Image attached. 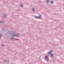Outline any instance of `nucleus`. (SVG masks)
Wrapping results in <instances>:
<instances>
[{
  "label": "nucleus",
  "instance_id": "f257e3e1",
  "mask_svg": "<svg viewBox=\"0 0 64 64\" xmlns=\"http://www.w3.org/2000/svg\"><path fill=\"white\" fill-rule=\"evenodd\" d=\"M13 33L12 35V37H18V36H19V34H15L14 33V32H13Z\"/></svg>",
  "mask_w": 64,
  "mask_h": 64
},
{
  "label": "nucleus",
  "instance_id": "f03ea898",
  "mask_svg": "<svg viewBox=\"0 0 64 64\" xmlns=\"http://www.w3.org/2000/svg\"><path fill=\"white\" fill-rule=\"evenodd\" d=\"M39 16L40 17V18L39 17L37 16H35L34 17H35L37 19H39V18H40L41 17V15H39Z\"/></svg>",
  "mask_w": 64,
  "mask_h": 64
},
{
  "label": "nucleus",
  "instance_id": "7ed1b4c3",
  "mask_svg": "<svg viewBox=\"0 0 64 64\" xmlns=\"http://www.w3.org/2000/svg\"><path fill=\"white\" fill-rule=\"evenodd\" d=\"M45 59L46 60L48 61V60H49V58L48 57H47L46 56H45Z\"/></svg>",
  "mask_w": 64,
  "mask_h": 64
},
{
  "label": "nucleus",
  "instance_id": "20e7f679",
  "mask_svg": "<svg viewBox=\"0 0 64 64\" xmlns=\"http://www.w3.org/2000/svg\"><path fill=\"white\" fill-rule=\"evenodd\" d=\"M52 52V51H49V52H48V54H49V55H51V52Z\"/></svg>",
  "mask_w": 64,
  "mask_h": 64
},
{
  "label": "nucleus",
  "instance_id": "39448f33",
  "mask_svg": "<svg viewBox=\"0 0 64 64\" xmlns=\"http://www.w3.org/2000/svg\"><path fill=\"white\" fill-rule=\"evenodd\" d=\"M8 33L9 34V35H10V34H11V33H12V32L10 31H9L8 32Z\"/></svg>",
  "mask_w": 64,
  "mask_h": 64
},
{
  "label": "nucleus",
  "instance_id": "423d86ee",
  "mask_svg": "<svg viewBox=\"0 0 64 64\" xmlns=\"http://www.w3.org/2000/svg\"><path fill=\"white\" fill-rule=\"evenodd\" d=\"M10 39H11V40H13V39H14V37H13V36H12V37H11Z\"/></svg>",
  "mask_w": 64,
  "mask_h": 64
},
{
  "label": "nucleus",
  "instance_id": "0eeeda50",
  "mask_svg": "<svg viewBox=\"0 0 64 64\" xmlns=\"http://www.w3.org/2000/svg\"><path fill=\"white\" fill-rule=\"evenodd\" d=\"M50 56L52 57H53V56H54V54H50Z\"/></svg>",
  "mask_w": 64,
  "mask_h": 64
},
{
  "label": "nucleus",
  "instance_id": "6e6552de",
  "mask_svg": "<svg viewBox=\"0 0 64 64\" xmlns=\"http://www.w3.org/2000/svg\"><path fill=\"white\" fill-rule=\"evenodd\" d=\"M4 17H6L7 16V15L6 14H4Z\"/></svg>",
  "mask_w": 64,
  "mask_h": 64
},
{
  "label": "nucleus",
  "instance_id": "1a4fd4ad",
  "mask_svg": "<svg viewBox=\"0 0 64 64\" xmlns=\"http://www.w3.org/2000/svg\"><path fill=\"white\" fill-rule=\"evenodd\" d=\"M50 2V0H48L46 1L47 3H49Z\"/></svg>",
  "mask_w": 64,
  "mask_h": 64
},
{
  "label": "nucleus",
  "instance_id": "9d476101",
  "mask_svg": "<svg viewBox=\"0 0 64 64\" xmlns=\"http://www.w3.org/2000/svg\"><path fill=\"white\" fill-rule=\"evenodd\" d=\"M53 3H54V2H53V1H51V2H50V3L51 4H53Z\"/></svg>",
  "mask_w": 64,
  "mask_h": 64
},
{
  "label": "nucleus",
  "instance_id": "9b49d317",
  "mask_svg": "<svg viewBox=\"0 0 64 64\" xmlns=\"http://www.w3.org/2000/svg\"><path fill=\"white\" fill-rule=\"evenodd\" d=\"M2 37V34H0V38Z\"/></svg>",
  "mask_w": 64,
  "mask_h": 64
},
{
  "label": "nucleus",
  "instance_id": "f8f14e48",
  "mask_svg": "<svg viewBox=\"0 0 64 64\" xmlns=\"http://www.w3.org/2000/svg\"><path fill=\"white\" fill-rule=\"evenodd\" d=\"M2 31H4V32H6V30L5 29H3L2 30Z\"/></svg>",
  "mask_w": 64,
  "mask_h": 64
},
{
  "label": "nucleus",
  "instance_id": "ddd939ff",
  "mask_svg": "<svg viewBox=\"0 0 64 64\" xmlns=\"http://www.w3.org/2000/svg\"><path fill=\"white\" fill-rule=\"evenodd\" d=\"M32 10L33 11H35V9H34V8H33L32 9Z\"/></svg>",
  "mask_w": 64,
  "mask_h": 64
},
{
  "label": "nucleus",
  "instance_id": "4468645a",
  "mask_svg": "<svg viewBox=\"0 0 64 64\" xmlns=\"http://www.w3.org/2000/svg\"><path fill=\"white\" fill-rule=\"evenodd\" d=\"M20 6H21V7H23V4H21Z\"/></svg>",
  "mask_w": 64,
  "mask_h": 64
},
{
  "label": "nucleus",
  "instance_id": "2eb2a0df",
  "mask_svg": "<svg viewBox=\"0 0 64 64\" xmlns=\"http://www.w3.org/2000/svg\"><path fill=\"white\" fill-rule=\"evenodd\" d=\"M2 46H3L4 47V46H5L4 44L2 45Z\"/></svg>",
  "mask_w": 64,
  "mask_h": 64
},
{
  "label": "nucleus",
  "instance_id": "dca6fc26",
  "mask_svg": "<svg viewBox=\"0 0 64 64\" xmlns=\"http://www.w3.org/2000/svg\"><path fill=\"white\" fill-rule=\"evenodd\" d=\"M6 61H7V60H4V62H6Z\"/></svg>",
  "mask_w": 64,
  "mask_h": 64
},
{
  "label": "nucleus",
  "instance_id": "f3484780",
  "mask_svg": "<svg viewBox=\"0 0 64 64\" xmlns=\"http://www.w3.org/2000/svg\"><path fill=\"white\" fill-rule=\"evenodd\" d=\"M2 23H4V22L3 21H2Z\"/></svg>",
  "mask_w": 64,
  "mask_h": 64
},
{
  "label": "nucleus",
  "instance_id": "a211bd4d",
  "mask_svg": "<svg viewBox=\"0 0 64 64\" xmlns=\"http://www.w3.org/2000/svg\"><path fill=\"white\" fill-rule=\"evenodd\" d=\"M1 22L0 21V24H1Z\"/></svg>",
  "mask_w": 64,
  "mask_h": 64
},
{
  "label": "nucleus",
  "instance_id": "6ab92c4d",
  "mask_svg": "<svg viewBox=\"0 0 64 64\" xmlns=\"http://www.w3.org/2000/svg\"><path fill=\"white\" fill-rule=\"evenodd\" d=\"M16 40H18V39H16Z\"/></svg>",
  "mask_w": 64,
  "mask_h": 64
},
{
  "label": "nucleus",
  "instance_id": "aec40b11",
  "mask_svg": "<svg viewBox=\"0 0 64 64\" xmlns=\"http://www.w3.org/2000/svg\"><path fill=\"white\" fill-rule=\"evenodd\" d=\"M8 62H9V60H8Z\"/></svg>",
  "mask_w": 64,
  "mask_h": 64
},
{
  "label": "nucleus",
  "instance_id": "412c9836",
  "mask_svg": "<svg viewBox=\"0 0 64 64\" xmlns=\"http://www.w3.org/2000/svg\"><path fill=\"white\" fill-rule=\"evenodd\" d=\"M14 39V40H15V39Z\"/></svg>",
  "mask_w": 64,
  "mask_h": 64
}]
</instances>
